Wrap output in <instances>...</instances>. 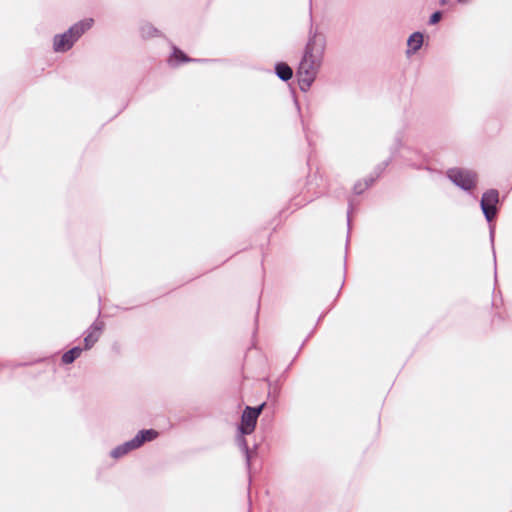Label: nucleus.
<instances>
[{
  "mask_svg": "<svg viewBox=\"0 0 512 512\" xmlns=\"http://www.w3.org/2000/svg\"><path fill=\"white\" fill-rule=\"evenodd\" d=\"M325 46V38L317 34L313 35L307 43L297 71L299 85L303 91L308 89L316 78L322 64Z\"/></svg>",
  "mask_w": 512,
  "mask_h": 512,
  "instance_id": "1",
  "label": "nucleus"
},
{
  "mask_svg": "<svg viewBox=\"0 0 512 512\" xmlns=\"http://www.w3.org/2000/svg\"><path fill=\"white\" fill-rule=\"evenodd\" d=\"M92 18L82 19L73 24L67 31L54 35L52 48L55 53H65L72 49L75 43L92 28Z\"/></svg>",
  "mask_w": 512,
  "mask_h": 512,
  "instance_id": "2",
  "label": "nucleus"
},
{
  "mask_svg": "<svg viewBox=\"0 0 512 512\" xmlns=\"http://www.w3.org/2000/svg\"><path fill=\"white\" fill-rule=\"evenodd\" d=\"M265 406V403H262L258 407H250L247 406L245 410L243 411L242 417H241V423L238 428L240 435L237 437V443L240 449L245 454L247 465H250V459H251V452L248 448L247 441L244 438V435L251 434L257 423V419L259 415L261 414L263 408Z\"/></svg>",
  "mask_w": 512,
  "mask_h": 512,
  "instance_id": "3",
  "label": "nucleus"
},
{
  "mask_svg": "<svg viewBox=\"0 0 512 512\" xmlns=\"http://www.w3.org/2000/svg\"><path fill=\"white\" fill-rule=\"evenodd\" d=\"M447 177L457 187L469 193H472L478 183L477 173L466 168H451L447 171Z\"/></svg>",
  "mask_w": 512,
  "mask_h": 512,
  "instance_id": "4",
  "label": "nucleus"
},
{
  "mask_svg": "<svg viewBox=\"0 0 512 512\" xmlns=\"http://www.w3.org/2000/svg\"><path fill=\"white\" fill-rule=\"evenodd\" d=\"M498 202L499 192L496 189H490L482 195L480 206L488 222H491L496 217Z\"/></svg>",
  "mask_w": 512,
  "mask_h": 512,
  "instance_id": "5",
  "label": "nucleus"
},
{
  "mask_svg": "<svg viewBox=\"0 0 512 512\" xmlns=\"http://www.w3.org/2000/svg\"><path fill=\"white\" fill-rule=\"evenodd\" d=\"M158 437V432L154 429H147L139 431L135 437L126 441L122 445L127 453L140 448L144 443L150 442Z\"/></svg>",
  "mask_w": 512,
  "mask_h": 512,
  "instance_id": "6",
  "label": "nucleus"
},
{
  "mask_svg": "<svg viewBox=\"0 0 512 512\" xmlns=\"http://www.w3.org/2000/svg\"><path fill=\"white\" fill-rule=\"evenodd\" d=\"M104 328V323L95 321L85 332L84 345L85 350L91 349L99 340Z\"/></svg>",
  "mask_w": 512,
  "mask_h": 512,
  "instance_id": "7",
  "label": "nucleus"
},
{
  "mask_svg": "<svg viewBox=\"0 0 512 512\" xmlns=\"http://www.w3.org/2000/svg\"><path fill=\"white\" fill-rule=\"evenodd\" d=\"M423 45V34L420 32H414L411 34L407 40L408 49L406 54L412 55L415 54Z\"/></svg>",
  "mask_w": 512,
  "mask_h": 512,
  "instance_id": "8",
  "label": "nucleus"
},
{
  "mask_svg": "<svg viewBox=\"0 0 512 512\" xmlns=\"http://www.w3.org/2000/svg\"><path fill=\"white\" fill-rule=\"evenodd\" d=\"M276 75L283 81H288L293 76V71L286 63H277L275 66Z\"/></svg>",
  "mask_w": 512,
  "mask_h": 512,
  "instance_id": "9",
  "label": "nucleus"
},
{
  "mask_svg": "<svg viewBox=\"0 0 512 512\" xmlns=\"http://www.w3.org/2000/svg\"><path fill=\"white\" fill-rule=\"evenodd\" d=\"M83 349L80 347H73L72 349L65 352L62 356V362L64 364L73 363L78 357H80Z\"/></svg>",
  "mask_w": 512,
  "mask_h": 512,
  "instance_id": "10",
  "label": "nucleus"
},
{
  "mask_svg": "<svg viewBox=\"0 0 512 512\" xmlns=\"http://www.w3.org/2000/svg\"><path fill=\"white\" fill-rule=\"evenodd\" d=\"M140 34L143 38H151L159 35V31L150 23H142Z\"/></svg>",
  "mask_w": 512,
  "mask_h": 512,
  "instance_id": "11",
  "label": "nucleus"
},
{
  "mask_svg": "<svg viewBox=\"0 0 512 512\" xmlns=\"http://www.w3.org/2000/svg\"><path fill=\"white\" fill-rule=\"evenodd\" d=\"M190 59L179 49L173 48V53L169 59L171 65H178L183 62H188Z\"/></svg>",
  "mask_w": 512,
  "mask_h": 512,
  "instance_id": "12",
  "label": "nucleus"
},
{
  "mask_svg": "<svg viewBox=\"0 0 512 512\" xmlns=\"http://www.w3.org/2000/svg\"><path fill=\"white\" fill-rule=\"evenodd\" d=\"M126 454H128V453L126 452V450L122 444L118 445L110 452V456L114 459H119V458L125 456Z\"/></svg>",
  "mask_w": 512,
  "mask_h": 512,
  "instance_id": "13",
  "label": "nucleus"
},
{
  "mask_svg": "<svg viewBox=\"0 0 512 512\" xmlns=\"http://www.w3.org/2000/svg\"><path fill=\"white\" fill-rule=\"evenodd\" d=\"M372 182H373V180H372V179H370V180H365V183H361V182H359V183L355 184V186H354V192H355L356 194H361V193H362L366 188H368V187L370 186V184H371Z\"/></svg>",
  "mask_w": 512,
  "mask_h": 512,
  "instance_id": "14",
  "label": "nucleus"
},
{
  "mask_svg": "<svg viewBox=\"0 0 512 512\" xmlns=\"http://www.w3.org/2000/svg\"><path fill=\"white\" fill-rule=\"evenodd\" d=\"M442 18V13L440 11L434 12L429 19V23L431 25L437 24Z\"/></svg>",
  "mask_w": 512,
  "mask_h": 512,
  "instance_id": "15",
  "label": "nucleus"
},
{
  "mask_svg": "<svg viewBox=\"0 0 512 512\" xmlns=\"http://www.w3.org/2000/svg\"><path fill=\"white\" fill-rule=\"evenodd\" d=\"M405 160L408 162V164L413 167V168H416V169H422L423 166L422 164H419V163H416V162H413L410 158L408 157H405Z\"/></svg>",
  "mask_w": 512,
  "mask_h": 512,
  "instance_id": "16",
  "label": "nucleus"
},
{
  "mask_svg": "<svg viewBox=\"0 0 512 512\" xmlns=\"http://www.w3.org/2000/svg\"><path fill=\"white\" fill-rule=\"evenodd\" d=\"M400 145H401V142H400V141H398V142H397V147H396V148H395V150L392 152L393 154H395V153H396V151H397V149H398V147H399Z\"/></svg>",
  "mask_w": 512,
  "mask_h": 512,
  "instance_id": "17",
  "label": "nucleus"
}]
</instances>
